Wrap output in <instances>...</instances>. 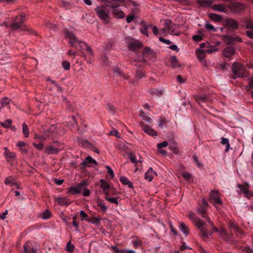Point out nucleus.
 Here are the masks:
<instances>
[{
	"instance_id": "1a4fd4ad",
	"label": "nucleus",
	"mask_w": 253,
	"mask_h": 253,
	"mask_svg": "<svg viewBox=\"0 0 253 253\" xmlns=\"http://www.w3.org/2000/svg\"><path fill=\"white\" fill-rule=\"evenodd\" d=\"M209 201L216 208L217 207L216 205H222V201L219 196V193L214 190L211 191L210 193Z\"/></svg>"
},
{
	"instance_id": "e2e57ef3",
	"label": "nucleus",
	"mask_w": 253,
	"mask_h": 253,
	"mask_svg": "<svg viewBox=\"0 0 253 253\" xmlns=\"http://www.w3.org/2000/svg\"><path fill=\"white\" fill-rule=\"evenodd\" d=\"M182 176L184 179L187 180H190L192 178L191 174L187 172H183Z\"/></svg>"
},
{
	"instance_id": "0eeeda50",
	"label": "nucleus",
	"mask_w": 253,
	"mask_h": 253,
	"mask_svg": "<svg viewBox=\"0 0 253 253\" xmlns=\"http://www.w3.org/2000/svg\"><path fill=\"white\" fill-rule=\"evenodd\" d=\"M24 250L26 253H41L39 245L35 242H27L24 246Z\"/></svg>"
},
{
	"instance_id": "dca6fc26",
	"label": "nucleus",
	"mask_w": 253,
	"mask_h": 253,
	"mask_svg": "<svg viewBox=\"0 0 253 253\" xmlns=\"http://www.w3.org/2000/svg\"><path fill=\"white\" fill-rule=\"evenodd\" d=\"M79 142L83 146L87 148H90L93 152L99 153V150L96 149L95 147L93 146L92 144H91L89 142H88L87 140L80 139H79Z\"/></svg>"
},
{
	"instance_id": "c9c22d12",
	"label": "nucleus",
	"mask_w": 253,
	"mask_h": 253,
	"mask_svg": "<svg viewBox=\"0 0 253 253\" xmlns=\"http://www.w3.org/2000/svg\"><path fill=\"white\" fill-rule=\"evenodd\" d=\"M4 183L6 185L11 184L15 185V177L12 176H10L6 178H5L4 180Z\"/></svg>"
},
{
	"instance_id": "7c9ffc66",
	"label": "nucleus",
	"mask_w": 253,
	"mask_h": 253,
	"mask_svg": "<svg viewBox=\"0 0 253 253\" xmlns=\"http://www.w3.org/2000/svg\"><path fill=\"white\" fill-rule=\"evenodd\" d=\"M139 116L141 117L143 120L149 124L151 123L152 122V119L150 117L147 116L142 110L140 111Z\"/></svg>"
},
{
	"instance_id": "423d86ee",
	"label": "nucleus",
	"mask_w": 253,
	"mask_h": 253,
	"mask_svg": "<svg viewBox=\"0 0 253 253\" xmlns=\"http://www.w3.org/2000/svg\"><path fill=\"white\" fill-rule=\"evenodd\" d=\"M232 71L233 74L238 76L239 78H243L246 76L247 71L245 67L238 63H233L232 67Z\"/></svg>"
},
{
	"instance_id": "412c9836",
	"label": "nucleus",
	"mask_w": 253,
	"mask_h": 253,
	"mask_svg": "<svg viewBox=\"0 0 253 253\" xmlns=\"http://www.w3.org/2000/svg\"><path fill=\"white\" fill-rule=\"evenodd\" d=\"M168 145V143L167 141H165L162 143H158L157 144V150L158 151L162 154L163 155H166L167 154V152L165 150L163 149V148L166 147Z\"/></svg>"
},
{
	"instance_id": "72a5a7b5",
	"label": "nucleus",
	"mask_w": 253,
	"mask_h": 253,
	"mask_svg": "<svg viewBox=\"0 0 253 253\" xmlns=\"http://www.w3.org/2000/svg\"><path fill=\"white\" fill-rule=\"evenodd\" d=\"M195 99L199 104H201V103L206 102L208 100V97L206 95H203L196 96Z\"/></svg>"
},
{
	"instance_id": "f257e3e1",
	"label": "nucleus",
	"mask_w": 253,
	"mask_h": 253,
	"mask_svg": "<svg viewBox=\"0 0 253 253\" xmlns=\"http://www.w3.org/2000/svg\"><path fill=\"white\" fill-rule=\"evenodd\" d=\"M119 7V4H116L111 1H106L103 5L98 6L94 10L100 19L105 23H108L111 13L118 18H122L125 17V13L120 10L118 8Z\"/></svg>"
},
{
	"instance_id": "a18cd8bd",
	"label": "nucleus",
	"mask_w": 253,
	"mask_h": 253,
	"mask_svg": "<svg viewBox=\"0 0 253 253\" xmlns=\"http://www.w3.org/2000/svg\"><path fill=\"white\" fill-rule=\"evenodd\" d=\"M220 235L222 237V238L225 240H228L230 238V236L227 235V233L223 229H221L220 230Z\"/></svg>"
},
{
	"instance_id": "20e7f679",
	"label": "nucleus",
	"mask_w": 253,
	"mask_h": 253,
	"mask_svg": "<svg viewBox=\"0 0 253 253\" xmlns=\"http://www.w3.org/2000/svg\"><path fill=\"white\" fill-rule=\"evenodd\" d=\"M26 15L24 13L15 16L13 18V22L9 26V27L12 31L20 30V31H23L27 30L26 27L24 25Z\"/></svg>"
},
{
	"instance_id": "c756f323",
	"label": "nucleus",
	"mask_w": 253,
	"mask_h": 253,
	"mask_svg": "<svg viewBox=\"0 0 253 253\" xmlns=\"http://www.w3.org/2000/svg\"><path fill=\"white\" fill-rule=\"evenodd\" d=\"M197 54L198 58L201 61L206 57V51L204 49H197Z\"/></svg>"
},
{
	"instance_id": "09e8293b",
	"label": "nucleus",
	"mask_w": 253,
	"mask_h": 253,
	"mask_svg": "<svg viewBox=\"0 0 253 253\" xmlns=\"http://www.w3.org/2000/svg\"><path fill=\"white\" fill-rule=\"evenodd\" d=\"M85 160L86 161V162L88 163V165H90V166L92 164H94L95 165H97V162L95 160L92 159V157H90V156H88L87 157H86L85 158Z\"/></svg>"
},
{
	"instance_id": "603ef678",
	"label": "nucleus",
	"mask_w": 253,
	"mask_h": 253,
	"mask_svg": "<svg viewBox=\"0 0 253 253\" xmlns=\"http://www.w3.org/2000/svg\"><path fill=\"white\" fill-rule=\"evenodd\" d=\"M80 169L82 171H85V168L87 167H90V165H88V163H87L86 161L85 160L84 161H83L82 163H81V164L79 166Z\"/></svg>"
},
{
	"instance_id": "774afa93",
	"label": "nucleus",
	"mask_w": 253,
	"mask_h": 253,
	"mask_svg": "<svg viewBox=\"0 0 253 253\" xmlns=\"http://www.w3.org/2000/svg\"><path fill=\"white\" fill-rule=\"evenodd\" d=\"M118 252V253H135L134 251L127 250H120Z\"/></svg>"
},
{
	"instance_id": "69168bd1",
	"label": "nucleus",
	"mask_w": 253,
	"mask_h": 253,
	"mask_svg": "<svg viewBox=\"0 0 253 253\" xmlns=\"http://www.w3.org/2000/svg\"><path fill=\"white\" fill-rule=\"evenodd\" d=\"M66 248L67 251L69 252H72L74 248V246L73 244H72L70 242H69L67 244Z\"/></svg>"
},
{
	"instance_id": "ea45409f",
	"label": "nucleus",
	"mask_w": 253,
	"mask_h": 253,
	"mask_svg": "<svg viewBox=\"0 0 253 253\" xmlns=\"http://www.w3.org/2000/svg\"><path fill=\"white\" fill-rule=\"evenodd\" d=\"M56 202L60 205H68L69 203L67 202V199L64 197H59L56 198Z\"/></svg>"
},
{
	"instance_id": "2f4dec72",
	"label": "nucleus",
	"mask_w": 253,
	"mask_h": 253,
	"mask_svg": "<svg viewBox=\"0 0 253 253\" xmlns=\"http://www.w3.org/2000/svg\"><path fill=\"white\" fill-rule=\"evenodd\" d=\"M47 138V137L43 135H40L38 133H35L34 134V139L37 142L41 141V142H42V141L46 140Z\"/></svg>"
},
{
	"instance_id": "b1692460",
	"label": "nucleus",
	"mask_w": 253,
	"mask_h": 253,
	"mask_svg": "<svg viewBox=\"0 0 253 253\" xmlns=\"http://www.w3.org/2000/svg\"><path fill=\"white\" fill-rule=\"evenodd\" d=\"M247 30L246 31L248 37L253 39V22H250L247 24Z\"/></svg>"
},
{
	"instance_id": "13d9d810",
	"label": "nucleus",
	"mask_w": 253,
	"mask_h": 253,
	"mask_svg": "<svg viewBox=\"0 0 253 253\" xmlns=\"http://www.w3.org/2000/svg\"><path fill=\"white\" fill-rule=\"evenodd\" d=\"M51 216V213L48 211H46L42 213V217L44 219H48Z\"/></svg>"
},
{
	"instance_id": "5701e85b",
	"label": "nucleus",
	"mask_w": 253,
	"mask_h": 253,
	"mask_svg": "<svg viewBox=\"0 0 253 253\" xmlns=\"http://www.w3.org/2000/svg\"><path fill=\"white\" fill-rule=\"evenodd\" d=\"M207 210V209H206V208H201L200 207V209H198V212L199 213H201L202 214V216L203 217V218H205L207 221L208 222V223L211 226H213V223L211 221V219L208 217H207L205 214L206 213V211Z\"/></svg>"
},
{
	"instance_id": "052dcab7",
	"label": "nucleus",
	"mask_w": 253,
	"mask_h": 253,
	"mask_svg": "<svg viewBox=\"0 0 253 253\" xmlns=\"http://www.w3.org/2000/svg\"><path fill=\"white\" fill-rule=\"evenodd\" d=\"M200 206L201 208L208 209L209 204L206 200L203 199L201 202V204H200Z\"/></svg>"
},
{
	"instance_id": "f704fd0d",
	"label": "nucleus",
	"mask_w": 253,
	"mask_h": 253,
	"mask_svg": "<svg viewBox=\"0 0 253 253\" xmlns=\"http://www.w3.org/2000/svg\"><path fill=\"white\" fill-rule=\"evenodd\" d=\"M179 229L185 235L188 234V228L185 223L180 222L179 223Z\"/></svg>"
},
{
	"instance_id": "393cba45",
	"label": "nucleus",
	"mask_w": 253,
	"mask_h": 253,
	"mask_svg": "<svg viewBox=\"0 0 253 253\" xmlns=\"http://www.w3.org/2000/svg\"><path fill=\"white\" fill-rule=\"evenodd\" d=\"M165 25L168 32L172 33L174 31V25L172 24V22L170 20L167 19L165 21Z\"/></svg>"
},
{
	"instance_id": "2eb2a0df",
	"label": "nucleus",
	"mask_w": 253,
	"mask_h": 253,
	"mask_svg": "<svg viewBox=\"0 0 253 253\" xmlns=\"http://www.w3.org/2000/svg\"><path fill=\"white\" fill-rule=\"evenodd\" d=\"M238 187L240 188L241 191L244 193L245 194V196L248 198H250L253 196V193L248 189V183H246L245 185L238 184Z\"/></svg>"
},
{
	"instance_id": "338daca9",
	"label": "nucleus",
	"mask_w": 253,
	"mask_h": 253,
	"mask_svg": "<svg viewBox=\"0 0 253 253\" xmlns=\"http://www.w3.org/2000/svg\"><path fill=\"white\" fill-rule=\"evenodd\" d=\"M107 109L110 112L112 113H114L115 112V109L114 107L111 104H108L107 106Z\"/></svg>"
},
{
	"instance_id": "aec40b11",
	"label": "nucleus",
	"mask_w": 253,
	"mask_h": 253,
	"mask_svg": "<svg viewBox=\"0 0 253 253\" xmlns=\"http://www.w3.org/2000/svg\"><path fill=\"white\" fill-rule=\"evenodd\" d=\"M229 228L231 231H234L237 236L242 234V231L239 229V227L233 222H230Z\"/></svg>"
},
{
	"instance_id": "4be33fe9",
	"label": "nucleus",
	"mask_w": 253,
	"mask_h": 253,
	"mask_svg": "<svg viewBox=\"0 0 253 253\" xmlns=\"http://www.w3.org/2000/svg\"><path fill=\"white\" fill-rule=\"evenodd\" d=\"M197 3L204 7H209L212 6L213 1L211 0H197Z\"/></svg>"
},
{
	"instance_id": "37998d69",
	"label": "nucleus",
	"mask_w": 253,
	"mask_h": 253,
	"mask_svg": "<svg viewBox=\"0 0 253 253\" xmlns=\"http://www.w3.org/2000/svg\"><path fill=\"white\" fill-rule=\"evenodd\" d=\"M113 72L117 75H121L124 78L126 79H128V77L127 76H126L124 74H123V73H122L121 71L120 70V69L117 67H114L113 68Z\"/></svg>"
},
{
	"instance_id": "c03bdc74",
	"label": "nucleus",
	"mask_w": 253,
	"mask_h": 253,
	"mask_svg": "<svg viewBox=\"0 0 253 253\" xmlns=\"http://www.w3.org/2000/svg\"><path fill=\"white\" fill-rule=\"evenodd\" d=\"M68 193L72 194H79L80 192L77 190L76 186H71L68 189Z\"/></svg>"
},
{
	"instance_id": "8fccbe9b",
	"label": "nucleus",
	"mask_w": 253,
	"mask_h": 253,
	"mask_svg": "<svg viewBox=\"0 0 253 253\" xmlns=\"http://www.w3.org/2000/svg\"><path fill=\"white\" fill-rule=\"evenodd\" d=\"M12 123V120L10 119H7L4 122L0 123V125L5 128H9Z\"/></svg>"
},
{
	"instance_id": "f8f14e48",
	"label": "nucleus",
	"mask_w": 253,
	"mask_h": 253,
	"mask_svg": "<svg viewBox=\"0 0 253 253\" xmlns=\"http://www.w3.org/2000/svg\"><path fill=\"white\" fill-rule=\"evenodd\" d=\"M139 125L143 130L148 135L152 136L157 135V132L155 130L146 125L143 122H140Z\"/></svg>"
},
{
	"instance_id": "e433bc0d",
	"label": "nucleus",
	"mask_w": 253,
	"mask_h": 253,
	"mask_svg": "<svg viewBox=\"0 0 253 253\" xmlns=\"http://www.w3.org/2000/svg\"><path fill=\"white\" fill-rule=\"evenodd\" d=\"M205 28L208 32H214L217 31V29L216 28H215L212 25L210 24L208 22L206 23Z\"/></svg>"
},
{
	"instance_id": "f3484780",
	"label": "nucleus",
	"mask_w": 253,
	"mask_h": 253,
	"mask_svg": "<svg viewBox=\"0 0 253 253\" xmlns=\"http://www.w3.org/2000/svg\"><path fill=\"white\" fill-rule=\"evenodd\" d=\"M60 148H57L54 145H48L45 148V153L48 154H58L60 152Z\"/></svg>"
},
{
	"instance_id": "79ce46f5",
	"label": "nucleus",
	"mask_w": 253,
	"mask_h": 253,
	"mask_svg": "<svg viewBox=\"0 0 253 253\" xmlns=\"http://www.w3.org/2000/svg\"><path fill=\"white\" fill-rule=\"evenodd\" d=\"M168 123V121L165 118H161L158 122L159 126L163 128L166 127V124Z\"/></svg>"
},
{
	"instance_id": "de8ad7c7",
	"label": "nucleus",
	"mask_w": 253,
	"mask_h": 253,
	"mask_svg": "<svg viewBox=\"0 0 253 253\" xmlns=\"http://www.w3.org/2000/svg\"><path fill=\"white\" fill-rule=\"evenodd\" d=\"M39 143H37L36 142H33V144L34 146L38 150H42L44 147V144L41 141L38 142Z\"/></svg>"
},
{
	"instance_id": "864d4df0",
	"label": "nucleus",
	"mask_w": 253,
	"mask_h": 253,
	"mask_svg": "<svg viewBox=\"0 0 253 253\" xmlns=\"http://www.w3.org/2000/svg\"><path fill=\"white\" fill-rule=\"evenodd\" d=\"M105 199L108 202L118 205V198L106 197Z\"/></svg>"
},
{
	"instance_id": "3c124183",
	"label": "nucleus",
	"mask_w": 253,
	"mask_h": 253,
	"mask_svg": "<svg viewBox=\"0 0 253 253\" xmlns=\"http://www.w3.org/2000/svg\"><path fill=\"white\" fill-rule=\"evenodd\" d=\"M98 206L101 209L102 211L104 212H106L107 210V207L104 205L102 202L100 200L97 201Z\"/></svg>"
},
{
	"instance_id": "cd10ccee",
	"label": "nucleus",
	"mask_w": 253,
	"mask_h": 253,
	"mask_svg": "<svg viewBox=\"0 0 253 253\" xmlns=\"http://www.w3.org/2000/svg\"><path fill=\"white\" fill-rule=\"evenodd\" d=\"M120 180L123 184L128 185L129 188H132L133 187L132 183L126 177L121 176Z\"/></svg>"
},
{
	"instance_id": "4d7b16f0",
	"label": "nucleus",
	"mask_w": 253,
	"mask_h": 253,
	"mask_svg": "<svg viewBox=\"0 0 253 253\" xmlns=\"http://www.w3.org/2000/svg\"><path fill=\"white\" fill-rule=\"evenodd\" d=\"M62 67L65 70H69L70 68V63L67 61H64L62 63Z\"/></svg>"
},
{
	"instance_id": "473e14b6",
	"label": "nucleus",
	"mask_w": 253,
	"mask_h": 253,
	"mask_svg": "<svg viewBox=\"0 0 253 253\" xmlns=\"http://www.w3.org/2000/svg\"><path fill=\"white\" fill-rule=\"evenodd\" d=\"M152 27V25L143 24L140 29V32L146 36H148V30L149 28Z\"/></svg>"
},
{
	"instance_id": "4468645a",
	"label": "nucleus",
	"mask_w": 253,
	"mask_h": 253,
	"mask_svg": "<svg viewBox=\"0 0 253 253\" xmlns=\"http://www.w3.org/2000/svg\"><path fill=\"white\" fill-rule=\"evenodd\" d=\"M230 8L233 12L240 13L244 10V7L242 3L234 2L231 3Z\"/></svg>"
},
{
	"instance_id": "0e129e2a",
	"label": "nucleus",
	"mask_w": 253,
	"mask_h": 253,
	"mask_svg": "<svg viewBox=\"0 0 253 253\" xmlns=\"http://www.w3.org/2000/svg\"><path fill=\"white\" fill-rule=\"evenodd\" d=\"M62 6H63V7H64L65 8L68 9L70 7L71 4L68 1H67L65 0H62Z\"/></svg>"
},
{
	"instance_id": "7ed1b4c3",
	"label": "nucleus",
	"mask_w": 253,
	"mask_h": 253,
	"mask_svg": "<svg viewBox=\"0 0 253 253\" xmlns=\"http://www.w3.org/2000/svg\"><path fill=\"white\" fill-rule=\"evenodd\" d=\"M193 222L195 225L199 229L201 236L204 240H206L209 236L212 234V231L207 228V224L201 219L195 218L193 219Z\"/></svg>"
},
{
	"instance_id": "5fc2aeb1",
	"label": "nucleus",
	"mask_w": 253,
	"mask_h": 253,
	"mask_svg": "<svg viewBox=\"0 0 253 253\" xmlns=\"http://www.w3.org/2000/svg\"><path fill=\"white\" fill-rule=\"evenodd\" d=\"M53 144L55 147H57V148H60V151H61L64 148L63 144L57 141H53Z\"/></svg>"
},
{
	"instance_id": "6e6d98bb",
	"label": "nucleus",
	"mask_w": 253,
	"mask_h": 253,
	"mask_svg": "<svg viewBox=\"0 0 253 253\" xmlns=\"http://www.w3.org/2000/svg\"><path fill=\"white\" fill-rule=\"evenodd\" d=\"M152 94H154L157 96H159L162 94V91L156 88H153L150 92Z\"/></svg>"
},
{
	"instance_id": "39448f33",
	"label": "nucleus",
	"mask_w": 253,
	"mask_h": 253,
	"mask_svg": "<svg viewBox=\"0 0 253 253\" xmlns=\"http://www.w3.org/2000/svg\"><path fill=\"white\" fill-rule=\"evenodd\" d=\"M126 42L128 48L135 53H138L142 46V44L139 41L130 37L126 39Z\"/></svg>"
},
{
	"instance_id": "ddd939ff",
	"label": "nucleus",
	"mask_w": 253,
	"mask_h": 253,
	"mask_svg": "<svg viewBox=\"0 0 253 253\" xmlns=\"http://www.w3.org/2000/svg\"><path fill=\"white\" fill-rule=\"evenodd\" d=\"M133 65L137 67H139V69H138L136 71L135 77L137 79H140L144 77V73L143 71L141 70V61L139 62H137L136 61H134L133 62Z\"/></svg>"
},
{
	"instance_id": "680f3d73",
	"label": "nucleus",
	"mask_w": 253,
	"mask_h": 253,
	"mask_svg": "<svg viewBox=\"0 0 253 253\" xmlns=\"http://www.w3.org/2000/svg\"><path fill=\"white\" fill-rule=\"evenodd\" d=\"M129 158H130V161H131V162L132 163L137 164L138 162L141 163V161H136L135 156H134L132 154H130Z\"/></svg>"
},
{
	"instance_id": "49530a36",
	"label": "nucleus",
	"mask_w": 253,
	"mask_h": 253,
	"mask_svg": "<svg viewBox=\"0 0 253 253\" xmlns=\"http://www.w3.org/2000/svg\"><path fill=\"white\" fill-rule=\"evenodd\" d=\"M170 62L172 67L175 68L178 66V60L175 56H172L171 57Z\"/></svg>"
},
{
	"instance_id": "bf43d9fd",
	"label": "nucleus",
	"mask_w": 253,
	"mask_h": 253,
	"mask_svg": "<svg viewBox=\"0 0 253 253\" xmlns=\"http://www.w3.org/2000/svg\"><path fill=\"white\" fill-rule=\"evenodd\" d=\"M153 177V174L150 173L149 172H146L145 173V179L148 180L149 181H151L152 180Z\"/></svg>"
},
{
	"instance_id": "bb28decb",
	"label": "nucleus",
	"mask_w": 253,
	"mask_h": 253,
	"mask_svg": "<svg viewBox=\"0 0 253 253\" xmlns=\"http://www.w3.org/2000/svg\"><path fill=\"white\" fill-rule=\"evenodd\" d=\"M26 145V143L23 141H19L16 144L20 151L23 154H27L28 152V150L25 148Z\"/></svg>"
},
{
	"instance_id": "58836bf2",
	"label": "nucleus",
	"mask_w": 253,
	"mask_h": 253,
	"mask_svg": "<svg viewBox=\"0 0 253 253\" xmlns=\"http://www.w3.org/2000/svg\"><path fill=\"white\" fill-rule=\"evenodd\" d=\"M192 161L195 165L199 168L202 169L203 167L202 163H201L198 160L197 156L194 155L192 157Z\"/></svg>"
},
{
	"instance_id": "a19ab883",
	"label": "nucleus",
	"mask_w": 253,
	"mask_h": 253,
	"mask_svg": "<svg viewBox=\"0 0 253 253\" xmlns=\"http://www.w3.org/2000/svg\"><path fill=\"white\" fill-rule=\"evenodd\" d=\"M100 182L101 183L100 186L103 189V190H106L110 189V186L109 184L105 180L100 179Z\"/></svg>"
},
{
	"instance_id": "a878e982",
	"label": "nucleus",
	"mask_w": 253,
	"mask_h": 253,
	"mask_svg": "<svg viewBox=\"0 0 253 253\" xmlns=\"http://www.w3.org/2000/svg\"><path fill=\"white\" fill-rule=\"evenodd\" d=\"M226 24L228 26L233 29H236L238 28V24L236 21L232 19H228L226 20Z\"/></svg>"
},
{
	"instance_id": "9d476101",
	"label": "nucleus",
	"mask_w": 253,
	"mask_h": 253,
	"mask_svg": "<svg viewBox=\"0 0 253 253\" xmlns=\"http://www.w3.org/2000/svg\"><path fill=\"white\" fill-rule=\"evenodd\" d=\"M89 183L87 180H82L80 183L78 184L76 186L80 192V194L82 191H84L83 195L84 196L87 197L90 195V192L89 189L86 188Z\"/></svg>"
},
{
	"instance_id": "9b49d317",
	"label": "nucleus",
	"mask_w": 253,
	"mask_h": 253,
	"mask_svg": "<svg viewBox=\"0 0 253 253\" xmlns=\"http://www.w3.org/2000/svg\"><path fill=\"white\" fill-rule=\"evenodd\" d=\"M235 53V48L232 46H228L224 48L222 51L223 56L230 60L231 57Z\"/></svg>"
},
{
	"instance_id": "c85d7f7f",
	"label": "nucleus",
	"mask_w": 253,
	"mask_h": 253,
	"mask_svg": "<svg viewBox=\"0 0 253 253\" xmlns=\"http://www.w3.org/2000/svg\"><path fill=\"white\" fill-rule=\"evenodd\" d=\"M209 17L211 20L215 22H220L222 20L221 15L213 13H210Z\"/></svg>"
},
{
	"instance_id": "6ab92c4d",
	"label": "nucleus",
	"mask_w": 253,
	"mask_h": 253,
	"mask_svg": "<svg viewBox=\"0 0 253 253\" xmlns=\"http://www.w3.org/2000/svg\"><path fill=\"white\" fill-rule=\"evenodd\" d=\"M211 7L213 10L220 12H225L227 10L224 3L214 4L212 5Z\"/></svg>"
},
{
	"instance_id": "4c0bfd02",
	"label": "nucleus",
	"mask_w": 253,
	"mask_h": 253,
	"mask_svg": "<svg viewBox=\"0 0 253 253\" xmlns=\"http://www.w3.org/2000/svg\"><path fill=\"white\" fill-rule=\"evenodd\" d=\"M22 132L26 138L29 136V128L28 126L25 123L22 124Z\"/></svg>"
},
{
	"instance_id": "6e6552de",
	"label": "nucleus",
	"mask_w": 253,
	"mask_h": 253,
	"mask_svg": "<svg viewBox=\"0 0 253 253\" xmlns=\"http://www.w3.org/2000/svg\"><path fill=\"white\" fill-rule=\"evenodd\" d=\"M142 60L144 62L148 61H152V62L155 58V53L153 50L149 47H145L142 51Z\"/></svg>"
},
{
	"instance_id": "a211bd4d",
	"label": "nucleus",
	"mask_w": 253,
	"mask_h": 253,
	"mask_svg": "<svg viewBox=\"0 0 253 253\" xmlns=\"http://www.w3.org/2000/svg\"><path fill=\"white\" fill-rule=\"evenodd\" d=\"M107 1H111L116 4L126 5L128 3H131L134 6L136 5L135 1L132 0H108Z\"/></svg>"
},
{
	"instance_id": "f03ea898",
	"label": "nucleus",
	"mask_w": 253,
	"mask_h": 253,
	"mask_svg": "<svg viewBox=\"0 0 253 253\" xmlns=\"http://www.w3.org/2000/svg\"><path fill=\"white\" fill-rule=\"evenodd\" d=\"M64 33L65 38L68 40L69 43L72 47L75 48L80 52L84 49L90 56H93L92 49L86 43L79 40L73 32L66 29Z\"/></svg>"
}]
</instances>
